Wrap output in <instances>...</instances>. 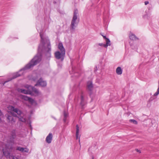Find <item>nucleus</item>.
<instances>
[{
    "mask_svg": "<svg viewBox=\"0 0 159 159\" xmlns=\"http://www.w3.org/2000/svg\"><path fill=\"white\" fill-rule=\"evenodd\" d=\"M52 138V133H49L48 136L46 137V142L48 143H50L51 142Z\"/></svg>",
    "mask_w": 159,
    "mask_h": 159,
    "instance_id": "12",
    "label": "nucleus"
},
{
    "mask_svg": "<svg viewBox=\"0 0 159 159\" xmlns=\"http://www.w3.org/2000/svg\"><path fill=\"white\" fill-rule=\"evenodd\" d=\"M16 149H26V148H20V147H18V148H17Z\"/></svg>",
    "mask_w": 159,
    "mask_h": 159,
    "instance_id": "23",
    "label": "nucleus"
},
{
    "mask_svg": "<svg viewBox=\"0 0 159 159\" xmlns=\"http://www.w3.org/2000/svg\"><path fill=\"white\" fill-rule=\"evenodd\" d=\"M76 139H79V141L80 142V135H79V128L78 125H76Z\"/></svg>",
    "mask_w": 159,
    "mask_h": 159,
    "instance_id": "13",
    "label": "nucleus"
},
{
    "mask_svg": "<svg viewBox=\"0 0 159 159\" xmlns=\"http://www.w3.org/2000/svg\"><path fill=\"white\" fill-rule=\"evenodd\" d=\"M58 48L60 52L58 51L55 53V57L58 59H61L62 61L64 59L65 55V50L62 43H60L58 44Z\"/></svg>",
    "mask_w": 159,
    "mask_h": 159,
    "instance_id": "5",
    "label": "nucleus"
},
{
    "mask_svg": "<svg viewBox=\"0 0 159 159\" xmlns=\"http://www.w3.org/2000/svg\"><path fill=\"white\" fill-rule=\"evenodd\" d=\"M20 115H19V116L18 117L19 118V120L24 122H26V119L25 118L21 116Z\"/></svg>",
    "mask_w": 159,
    "mask_h": 159,
    "instance_id": "18",
    "label": "nucleus"
},
{
    "mask_svg": "<svg viewBox=\"0 0 159 159\" xmlns=\"http://www.w3.org/2000/svg\"><path fill=\"white\" fill-rule=\"evenodd\" d=\"M2 120H1V118H0V122H1V121Z\"/></svg>",
    "mask_w": 159,
    "mask_h": 159,
    "instance_id": "28",
    "label": "nucleus"
},
{
    "mask_svg": "<svg viewBox=\"0 0 159 159\" xmlns=\"http://www.w3.org/2000/svg\"><path fill=\"white\" fill-rule=\"evenodd\" d=\"M40 35L41 38V42L39 47L37 54L34 57L31 61L27 64L25 67L21 69L18 72L14 74L12 78L9 79L8 80L5 81L3 84V85L6 83L11 80L12 79L21 76L23 74V73H21L23 70L30 69L39 63L41 60L42 52L43 51H46L49 52V51H51V46L49 40L47 39H43V36L41 33L40 34Z\"/></svg>",
    "mask_w": 159,
    "mask_h": 159,
    "instance_id": "1",
    "label": "nucleus"
},
{
    "mask_svg": "<svg viewBox=\"0 0 159 159\" xmlns=\"http://www.w3.org/2000/svg\"><path fill=\"white\" fill-rule=\"evenodd\" d=\"M19 91L22 93L27 94H30L31 95H32L33 93H34L36 94H38L39 91L38 90L32 86H30L29 87V89L28 90L22 89H19Z\"/></svg>",
    "mask_w": 159,
    "mask_h": 159,
    "instance_id": "6",
    "label": "nucleus"
},
{
    "mask_svg": "<svg viewBox=\"0 0 159 159\" xmlns=\"http://www.w3.org/2000/svg\"><path fill=\"white\" fill-rule=\"evenodd\" d=\"M86 103L85 96L83 93H82L81 95L80 104L82 107L85 105Z\"/></svg>",
    "mask_w": 159,
    "mask_h": 159,
    "instance_id": "8",
    "label": "nucleus"
},
{
    "mask_svg": "<svg viewBox=\"0 0 159 159\" xmlns=\"http://www.w3.org/2000/svg\"><path fill=\"white\" fill-rule=\"evenodd\" d=\"M21 98L24 100L26 101H29V102H31V103H33L34 102L33 99L30 98L29 97H27L25 95H22L21 96Z\"/></svg>",
    "mask_w": 159,
    "mask_h": 159,
    "instance_id": "10",
    "label": "nucleus"
},
{
    "mask_svg": "<svg viewBox=\"0 0 159 159\" xmlns=\"http://www.w3.org/2000/svg\"><path fill=\"white\" fill-rule=\"evenodd\" d=\"M79 22L78 11L77 9L74 10L73 16L70 25V30L74 31Z\"/></svg>",
    "mask_w": 159,
    "mask_h": 159,
    "instance_id": "3",
    "label": "nucleus"
},
{
    "mask_svg": "<svg viewBox=\"0 0 159 159\" xmlns=\"http://www.w3.org/2000/svg\"><path fill=\"white\" fill-rule=\"evenodd\" d=\"M16 137L15 131H13L9 138V139L7 141V143H2L1 146L2 148V149H11L10 146L13 143L14 139L16 138Z\"/></svg>",
    "mask_w": 159,
    "mask_h": 159,
    "instance_id": "4",
    "label": "nucleus"
},
{
    "mask_svg": "<svg viewBox=\"0 0 159 159\" xmlns=\"http://www.w3.org/2000/svg\"><path fill=\"white\" fill-rule=\"evenodd\" d=\"M149 3V2L148 1H145V2H144V3H145V5H147Z\"/></svg>",
    "mask_w": 159,
    "mask_h": 159,
    "instance_id": "24",
    "label": "nucleus"
},
{
    "mask_svg": "<svg viewBox=\"0 0 159 159\" xmlns=\"http://www.w3.org/2000/svg\"><path fill=\"white\" fill-rule=\"evenodd\" d=\"M136 150V151H137V152H139V153H140V152H140V150H138V149H137V150Z\"/></svg>",
    "mask_w": 159,
    "mask_h": 159,
    "instance_id": "25",
    "label": "nucleus"
},
{
    "mask_svg": "<svg viewBox=\"0 0 159 159\" xmlns=\"http://www.w3.org/2000/svg\"><path fill=\"white\" fill-rule=\"evenodd\" d=\"M8 108L11 111H9L8 113L6 114V116L7 118V121L8 122H11L13 123L15 122V121L13 117L16 116V113L18 115H21L22 112L18 108H15L14 107L12 106L9 107Z\"/></svg>",
    "mask_w": 159,
    "mask_h": 159,
    "instance_id": "2",
    "label": "nucleus"
},
{
    "mask_svg": "<svg viewBox=\"0 0 159 159\" xmlns=\"http://www.w3.org/2000/svg\"><path fill=\"white\" fill-rule=\"evenodd\" d=\"M130 39L133 40H136L138 39V38L136 36L132 33H130L129 35Z\"/></svg>",
    "mask_w": 159,
    "mask_h": 159,
    "instance_id": "14",
    "label": "nucleus"
},
{
    "mask_svg": "<svg viewBox=\"0 0 159 159\" xmlns=\"http://www.w3.org/2000/svg\"><path fill=\"white\" fill-rule=\"evenodd\" d=\"M102 35L103 36V38L106 39V43H107V39H108L109 40H110L106 38V36H103V35Z\"/></svg>",
    "mask_w": 159,
    "mask_h": 159,
    "instance_id": "22",
    "label": "nucleus"
},
{
    "mask_svg": "<svg viewBox=\"0 0 159 159\" xmlns=\"http://www.w3.org/2000/svg\"><path fill=\"white\" fill-rule=\"evenodd\" d=\"M2 115V112H1V111L0 110V116H1Z\"/></svg>",
    "mask_w": 159,
    "mask_h": 159,
    "instance_id": "26",
    "label": "nucleus"
},
{
    "mask_svg": "<svg viewBox=\"0 0 159 159\" xmlns=\"http://www.w3.org/2000/svg\"><path fill=\"white\" fill-rule=\"evenodd\" d=\"M87 89L89 90H92L93 88V85L91 82H88L87 84Z\"/></svg>",
    "mask_w": 159,
    "mask_h": 159,
    "instance_id": "17",
    "label": "nucleus"
},
{
    "mask_svg": "<svg viewBox=\"0 0 159 159\" xmlns=\"http://www.w3.org/2000/svg\"><path fill=\"white\" fill-rule=\"evenodd\" d=\"M110 40H109L107 39V43H106V44L103 43H99L98 44H96V46L97 47H98V45H99L101 46H103L105 48H107L108 46H110Z\"/></svg>",
    "mask_w": 159,
    "mask_h": 159,
    "instance_id": "9",
    "label": "nucleus"
},
{
    "mask_svg": "<svg viewBox=\"0 0 159 159\" xmlns=\"http://www.w3.org/2000/svg\"><path fill=\"white\" fill-rule=\"evenodd\" d=\"M91 159H94V157L93 156H92L91 157Z\"/></svg>",
    "mask_w": 159,
    "mask_h": 159,
    "instance_id": "27",
    "label": "nucleus"
},
{
    "mask_svg": "<svg viewBox=\"0 0 159 159\" xmlns=\"http://www.w3.org/2000/svg\"><path fill=\"white\" fill-rule=\"evenodd\" d=\"M64 121H66V117L68 116V113L64 111Z\"/></svg>",
    "mask_w": 159,
    "mask_h": 159,
    "instance_id": "20",
    "label": "nucleus"
},
{
    "mask_svg": "<svg viewBox=\"0 0 159 159\" xmlns=\"http://www.w3.org/2000/svg\"><path fill=\"white\" fill-rule=\"evenodd\" d=\"M3 154L7 157H9L10 158V156L11 157V153L10 152V150H2Z\"/></svg>",
    "mask_w": 159,
    "mask_h": 159,
    "instance_id": "11",
    "label": "nucleus"
},
{
    "mask_svg": "<svg viewBox=\"0 0 159 159\" xmlns=\"http://www.w3.org/2000/svg\"><path fill=\"white\" fill-rule=\"evenodd\" d=\"M47 84L46 81H43V80L41 78L37 82L36 84H35V86H40L42 87H44Z\"/></svg>",
    "mask_w": 159,
    "mask_h": 159,
    "instance_id": "7",
    "label": "nucleus"
},
{
    "mask_svg": "<svg viewBox=\"0 0 159 159\" xmlns=\"http://www.w3.org/2000/svg\"><path fill=\"white\" fill-rule=\"evenodd\" d=\"M10 159H21L20 157L18 156H14L11 155V157L10 156Z\"/></svg>",
    "mask_w": 159,
    "mask_h": 159,
    "instance_id": "19",
    "label": "nucleus"
},
{
    "mask_svg": "<svg viewBox=\"0 0 159 159\" xmlns=\"http://www.w3.org/2000/svg\"><path fill=\"white\" fill-rule=\"evenodd\" d=\"M116 72L117 75H120L122 73V70L120 67L119 66L117 68Z\"/></svg>",
    "mask_w": 159,
    "mask_h": 159,
    "instance_id": "15",
    "label": "nucleus"
},
{
    "mask_svg": "<svg viewBox=\"0 0 159 159\" xmlns=\"http://www.w3.org/2000/svg\"><path fill=\"white\" fill-rule=\"evenodd\" d=\"M18 150L19 152L20 153V155L23 154L24 155H25L26 153L29 152V150Z\"/></svg>",
    "mask_w": 159,
    "mask_h": 159,
    "instance_id": "16",
    "label": "nucleus"
},
{
    "mask_svg": "<svg viewBox=\"0 0 159 159\" xmlns=\"http://www.w3.org/2000/svg\"><path fill=\"white\" fill-rule=\"evenodd\" d=\"M129 121L135 124H137L138 123L137 122L136 120L133 119L130 120Z\"/></svg>",
    "mask_w": 159,
    "mask_h": 159,
    "instance_id": "21",
    "label": "nucleus"
},
{
    "mask_svg": "<svg viewBox=\"0 0 159 159\" xmlns=\"http://www.w3.org/2000/svg\"><path fill=\"white\" fill-rule=\"evenodd\" d=\"M154 99V98H153V99H152L151 100H152Z\"/></svg>",
    "mask_w": 159,
    "mask_h": 159,
    "instance_id": "29",
    "label": "nucleus"
}]
</instances>
